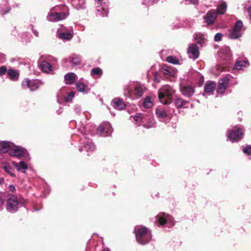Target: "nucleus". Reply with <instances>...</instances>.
<instances>
[{
	"instance_id": "nucleus-1",
	"label": "nucleus",
	"mask_w": 251,
	"mask_h": 251,
	"mask_svg": "<svg viewBox=\"0 0 251 251\" xmlns=\"http://www.w3.org/2000/svg\"><path fill=\"white\" fill-rule=\"evenodd\" d=\"M68 15V9L66 6H56L48 13L47 20L49 22H57L65 19Z\"/></svg>"
},
{
	"instance_id": "nucleus-2",
	"label": "nucleus",
	"mask_w": 251,
	"mask_h": 251,
	"mask_svg": "<svg viewBox=\"0 0 251 251\" xmlns=\"http://www.w3.org/2000/svg\"><path fill=\"white\" fill-rule=\"evenodd\" d=\"M136 239L141 245H146L151 239V230L145 226H136L134 228Z\"/></svg>"
},
{
	"instance_id": "nucleus-3",
	"label": "nucleus",
	"mask_w": 251,
	"mask_h": 251,
	"mask_svg": "<svg viewBox=\"0 0 251 251\" xmlns=\"http://www.w3.org/2000/svg\"><path fill=\"white\" fill-rule=\"evenodd\" d=\"M154 223L159 227L169 228L175 225V222L171 215L161 212L155 216Z\"/></svg>"
},
{
	"instance_id": "nucleus-4",
	"label": "nucleus",
	"mask_w": 251,
	"mask_h": 251,
	"mask_svg": "<svg viewBox=\"0 0 251 251\" xmlns=\"http://www.w3.org/2000/svg\"><path fill=\"white\" fill-rule=\"evenodd\" d=\"M144 87L139 83H131L125 88V95L133 100L141 97L144 93Z\"/></svg>"
},
{
	"instance_id": "nucleus-5",
	"label": "nucleus",
	"mask_w": 251,
	"mask_h": 251,
	"mask_svg": "<svg viewBox=\"0 0 251 251\" xmlns=\"http://www.w3.org/2000/svg\"><path fill=\"white\" fill-rule=\"evenodd\" d=\"M80 130L81 134L82 137L80 138V145L79 146V150L81 152L83 151H86L88 152L87 155L93 151L95 149V145L92 142V140L86 135L85 127H82Z\"/></svg>"
},
{
	"instance_id": "nucleus-6",
	"label": "nucleus",
	"mask_w": 251,
	"mask_h": 251,
	"mask_svg": "<svg viewBox=\"0 0 251 251\" xmlns=\"http://www.w3.org/2000/svg\"><path fill=\"white\" fill-rule=\"evenodd\" d=\"M175 90L169 85L163 86L158 91V98L163 104H169L172 101V96Z\"/></svg>"
},
{
	"instance_id": "nucleus-7",
	"label": "nucleus",
	"mask_w": 251,
	"mask_h": 251,
	"mask_svg": "<svg viewBox=\"0 0 251 251\" xmlns=\"http://www.w3.org/2000/svg\"><path fill=\"white\" fill-rule=\"evenodd\" d=\"M24 205V202L19 201L16 196L12 195L7 200L6 209L10 213H15L20 207Z\"/></svg>"
},
{
	"instance_id": "nucleus-8",
	"label": "nucleus",
	"mask_w": 251,
	"mask_h": 251,
	"mask_svg": "<svg viewBox=\"0 0 251 251\" xmlns=\"http://www.w3.org/2000/svg\"><path fill=\"white\" fill-rule=\"evenodd\" d=\"M242 21L238 20L235 23L233 28L229 31V37L232 39H237L241 37L245 30Z\"/></svg>"
},
{
	"instance_id": "nucleus-9",
	"label": "nucleus",
	"mask_w": 251,
	"mask_h": 251,
	"mask_svg": "<svg viewBox=\"0 0 251 251\" xmlns=\"http://www.w3.org/2000/svg\"><path fill=\"white\" fill-rule=\"evenodd\" d=\"M243 131L241 126H236L231 130L227 132V137L232 142H238L243 137Z\"/></svg>"
},
{
	"instance_id": "nucleus-10",
	"label": "nucleus",
	"mask_w": 251,
	"mask_h": 251,
	"mask_svg": "<svg viewBox=\"0 0 251 251\" xmlns=\"http://www.w3.org/2000/svg\"><path fill=\"white\" fill-rule=\"evenodd\" d=\"M41 84V82L38 79L30 80L26 78L23 80L22 87L24 89H29L30 91H34L38 89Z\"/></svg>"
},
{
	"instance_id": "nucleus-11",
	"label": "nucleus",
	"mask_w": 251,
	"mask_h": 251,
	"mask_svg": "<svg viewBox=\"0 0 251 251\" xmlns=\"http://www.w3.org/2000/svg\"><path fill=\"white\" fill-rule=\"evenodd\" d=\"M112 128L108 122H103L100 125L97 130V134L100 136H108L111 135Z\"/></svg>"
},
{
	"instance_id": "nucleus-12",
	"label": "nucleus",
	"mask_w": 251,
	"mask_h": 251,
	"mask_svg": "<svg viewBox=\"0 0 251 251\" xmlns=\"http://www.w3.org/2000/svg\"><path fill=\"white\" fill-rule=\"evenodd\" d=\"M8 153L10 155L21 158L26 155L27 151L23 148L20 147H14L9 150Z\"/></svg>"
},
{
	"instance_id": "nucleus-13",
	"label": "nucleus",
	"mask_w": 251,
	"mask_h": 251,
	"mask_svg": "<svg viewBox=\"0 0 251 251\" xmlns=\"http://www.w3.org/2000/svg\"><path fill=\"white\" fill-rule=\"evenodd\" d=\"M187 54L189 58L193 60L197 59L200 55V51L197 45L191 44L187 49Z\"/></svg>"
},
{
	"instance_id": "nucleus-14",
	"label": "nucleus",
	"mask_w": 251,
	"mask_h": 251,
	"mask_svg": "<svg viewBox=\"0 0 251 251\" xmlns=\"http://www.w3.org/2000/svg\"><path fill=\"white\" fill-rule=\"evenodd\" d=\"M58 37L60 39L65 40H70L73 37V31L72 27L68 28H63L58 33Z\"/></svg>"
},
{
	"instance_id": "nucleus-15",
	"label": "nucleus",
	"mask_w": 251,
	"mask_h": 251,
	"mask_svg": "<svg viewBox=\"0 0 251 251\" xmlns=\"http://www.w3.org/2000/svg\"><path fill=\"white\" fill-rule=\"evenodd\" d=\"M229 83V78L225 76L219 80L217 92L218 94H223Z\"/></svg>"
},
{
	"instance_id": "nucleus-16",
	"label": "nucleus",
	"mask_w": 251,
	"mask_h": 251,
	"mask_svg": "<svg viewBox=\"0 0 251 251\" xmlns=\"http://www.w3.org/2000/svg\"><path fill=\"white\" fill-rule=\"evenodd\" d=\"M218 54L220 57L225 60H230L231 57L230 50L228 47H223L219 51Z\"/></svg>"
},
{
	"instance_id": "nucleus-17",
	"label": "nucleus",
	"mask_w": 251,
	"mask_h": 251,
	"mask_svg": "<svg viewBox=\"0 0 251 251\" xmlns=\"http://www.w3.org/2000/svg\"><path fill=\"white\" fill-rule=\"evenodd\" d=\"M217 17V13L214 10L209 11L203 17L204 21L208 25L212 24Z\"/></svg>"
},
{
	"instance_id": "nucleus-18",
	"label": "nucleus",
	"mask_w": 251,
	"mask_h": 251,
	"mask_svg": "<svg viewBox=\"0 0 251 251\" xmlns=\"http://www.w3.org/2000/svg\"><path fill=\"white\" fill-rule=\"evenodd\" d=\"M76 87L78 91L84 93H87L90 90L87 82H85L83 79L76 82Z\"/></svg>"
},
{
	"instance_id": "nucleus-19",
	"label": "nucleus",
	"mask_w": 251,
	"mask_h": 251,
	"mask_svg": "<svg viewBox=\"0 0 251 251\" xmlns=\"http://www.w3.org/2000/svg\"><path fill=\"white\" fill-rule=\"evenodd\" d=\"M216 83L213 81H209L206 82L204 85V92L203 95L205 96L207 94H212L216 88Z\"/></svg>"
},
{
	"instance_id": "nucleus-20",
	"label": "nucleus",
	"mask_w": 251,
	"mask_h": 251,
	"mask_svg": "<svg viewBox=\"0 0 251 251\" xmlns=\"http://www.w3.org/2000/svg\"><path fill=\"white\" fill-rule=\"evenodd\" d=\"M130 118L133 119L135 124L137 126H139L141 125L143 126V124L148 120V117L144 116L142 113H137L136 115L131 116Z\"/></svg>"
},
{
	"instance_id": "nucleus-21",
	"label": "nucleus",
	"mask_w": 251,
	"mask_h": 251,
	"mask_svg": "<svg viewBox=\"0 0 251 251\" xmlns=\"http://www.w3.org/2000/svg\"><path fill=\"white\" fill-rule=\"evenodd\" d=\"M161 71L164 75L170 76H175L177 74V71L173 67L167 65L162 66Z\"/></svg>"
},
{
	"instance_id": "nucleus-22",
	"label": "nucleus",
	"mask_w": 251,
	"mask_h": 251,
	"mask_svg": "<svg viewBox=\"0 0 251 251\" xmlns=\"http://www.w3.org/2000/svg\"><path fill=\"white\" fill-rule=\"evenodd\" d=\"M180 90L183 95L190 97L195 93L194 87L191 85H184L180 87Z\"/></svg>"
},
{
	"instance_id": "nucleus-23",
	"label": "nucleus",
	"mask_w": 251,
	"mask_h": 251,
	"mask_svg": "<svg viewBox=\"0 0 251 251\" xmlns=\"http://www.w3.org/2000/svg\"><path fill=\"white\" fill-rule=\"evenodd\" d=\"M113 107L117 110H121L125 108L126 104L122 100L119 98H115L112 101Z\"/></svg>"
},
{
	"instance_id": "nucleus-24",
	"label": "nucleus",
	"mask_w": 251,
	"mask_h": 251,
	"mask_svg": "<svg viewBox=\"0 0 251 251\" xmlns=\"http://www.w3.org/2000/svg\"><path fill=\"white\" fill-rule=\"evenodd\" d=\"M175 103L177 108H187L189 104V101L185 100L181 98L176 99Z\"/></svg>"
},
{
	"instance_id": "nucleus-25",
	"label": "nucleus",
	"mask_w": 251,
	"mask_h": 251,
	"mask_svg": "<svg viewBox=\"0 0 251 251\" xmlns=\"http://www.w3.org/2000/svg\"><path fill=\"white\" fill-rule=\"evenodd\" d=\"M12 163L18 171H22L23 173H25V170L27 169V164L23 161H20L19 163L12 162Z\"/></svg>"
},
{
	"instance_id": "nucleus-26",
	"label": "nucleus",
	"mask_w": 251,
	"mask_h": 251,
	"mask_svg": "<svg viewBox=\"0 0 251 251\" xmlns=\"http://www.w3.org/2000/svg\"><path fill=\"white\" fill-rule=\"evenodd\" d=\"M249 65L247 60H238L236 62L234 68L238 70H243L245 68L248 67Z\"/></svg>"
},
{
	"instance_id": "nucleus-27",
	"label": "nucleus",
	"mask_w": 251,
	"mask_h": 251,
	"mask_svg": "<svg viewBox=\"0 0 251 251\" xmlns=\"http://www.w3.org/2000/svg\"><path fill=\"white\" fill-rule=\"evenodd\" d=\"M10 10L8 2L7 0H2L0 3V12L1 15H5Z\"/></svg>"
},
{
	"instance_id": "nucleus-28",
	"label": "nucleus",
	"mask_w": 251,
	"mask_h": 251,
	"mask_svg": "<svg viewBox=\"0 0 251 251\" xmlns=\"http://www.w3.org/2000/svg\"><path fill=\"white\" fill-rule=\"evenodd\" d=\"M7 74L12 81H17L19 79V73L17 70L13 69H8Z\"/></svg>"
},
{
	"instance_id": "nucleus-29",
	"label": "nucleus",
	"mask_w": 251,
	"mask_h": 251,
	"mask_svg": "<svg viewBox=\"0 0 251 251\" xmlns=\"http://www.w3.org/2000/svg\"><path fill=\"white\" fill-rule=\"evenodd\" d=\"M76 75L74 73H69L64 75L65 83L67 84H72L75 80Z\"/></svg>"
},
{
	"instance_id": "nucleus-30",
	"label": "nucleus",
	"mask_w": 251,
	"mask_h": 251,
	"mask_svg": "<svg viewBox=\"0 0 251 251\" xmlns=\"http://www.w3.org/2000/svg\"><path fill=\"white\" fill-rule=\"evenodd\" d=\"M10 143L7 141H2L0 143V152L5 153L11 149Z\"/></svg>"
},
{
	"instance_id": "nucleus-31",
	"label": "nucleus",
	"mask_w": 251,
	"mask_h": 251,
	"mask_svg": "<svg viewBox=\"0 0 251 251\" xmlns=\"http://www.w3.org/2000/svg\"><path fill=\"white\" fill-rule=\"evenodd\" d=\"M40 69L42 71L49 73L52 70V66L46 61H42L40 64Z\"/></svg>"
},
{
	"instance_id": "nucleus-32",
	"label": "nucleus",
	"mask_w": 251,
	"mask_h": 251,
	"mask_svg": "<svg viewBox=\"0 0 251 251\" xmlns=\"http://www.w3.org/2000/svg\"><path fill=\"white\" fill-rule=\"evenodd\" d=\"M157 117L159 119H164L167 117L166 111L162 107H158L155 110Z\"/></svg>"
},
{
	"instance_id": "nucleus-33",
	"label": "nucleus",
	"mask_w": 251,
	"mask_h": 251,
	"mask_svg": "<svg viewBox=\"0 0 251 251\" xmlns=\"http://www.w3.org/2000/svg\"><path fill=\"white\" fill-rule=\"evenodd\" d=\"M3 168L5 172L11 176H15L14 169L7 162H4L3 164Z\"/></svg>"
},
{
	"instance_id": "nucleus-34",
	"label": "nucleus",
	"mask_w": 251,
	"mask_h": 251,
	"mask_svg": "<svg viewBox=\"0 0 251 251\" xmlns=\"http://www.w3.org/2000/svg\"><path fill=\"white\" fill-rule=\"evenodd\" d=\"M196 39L198 40L197 44L201 47L204 46L207 42V36L204 34H199L197 35Z\"/></svg>"
},
{
	"instance_id": "nucleus-35",
	"label": "nucleus",
	"mask_w": 251,
	"mask_h": 251,
	"mask_svg": "<svg viewBox=\"0 0 251 251\" xmlns=\"http://www.w3.org/2000/svg\"><path fill=\"white\" fill-rule=\"evenodd\" d=\"M72 5L76 9L83 8L85 6V0H72Z\"/></svg>"
},
{
	"instance_id": "nucleus-36",
	"label": "nucleus",
	"mask_w": 251,
	"mask_h": 251,
	"mask_svg": "<svg viewBox=\"0 0 251 251\" xmlns=\"http://www.w3.org/2000/svg\"><path fill=\"white\" fill-rule=\"evenodd\" d=\"M90 74L94 78H100L102 75V70L99 67L94 68L91 70Z\"/></svg>"
},
{
	"instance_id": "nucleus-37",
	"label": "nucleus",
	"mask_w": 251,
	"mask_h": 251,
	"mask_svg": "<svg viewBox=\"0 0 251 251\" xmlns=\"http://www.w3.org/2000/svg\"><path fill=\"white\" fill-rule=\"evenodd\" d=\"M226 3L225 2H222L219 4V6L216 9V11H215L217 13V14H219L221 15H223L226 13Z\"/></svg>"
},
{
	"instance_id": "nucleus-38",
	"label": "nucleus",
	"mask_w": 251,
	"mask_h": 251,
	"mask_svg": "<svg viewBox=\"0 0 251 251\" xmlns=\"http://www.w3.org/2000/svg\"><path fill=\"white\" fill-rule=\"evenodd\" d=\"M70 61L74 66H77L80 64L81 58L80 57L76 54H73L70 57Z\"/></svg>"
},
{
	"instance_id": "nucleus-39",
	"label": "nucleus",
	"mask_w": 251,
	"mask_h": 251,
	"mask_svg": "<svg viewBox=\"0 0 251 251\" xmlns=\"http://www.w3.org/2000/svg\"><path fill=\"white\" fill-rule=\"evenodd\" d=\"M146 122V123H145L144 124H143L144 127L147 128H150L154 127L155 123L154 120L151 119V118L148 117V120Z\"/></svg>"
},
{
	"instance_id": "nucleus-40",
	"label": "nucleus",
	"mask_w": 251,
	"mask_h": 251,
	"mask_svg": "<svg viewBox=\"0 0 251 251\" xmlns=\"http://www.w3.org/2000/svg\"><path fill=\"white\" fill-rule=\"evenodd\" d=\"M166 60L168 62L173 64H178L179 63V60L176 57L172 56L167 57Z\"/></svg>"
},
{
	"instance_id": "nucleus-41",
	"label": "nucleus",
	"mask_w": 251,
	"mask_h": 251,
	"mask_svg": "<svg viewBox=\"0 0 251 251\" xmlns=\"http://www.w3.org/2000/svg\"><path fill=\"white\" fill-rule=\"evenodd\" d=\"M143 106L146 108H151L152 106V102L149 97H147L145 99Z\"/></svg>"
},
{
	"instance_id": "nucleus-42",
	"label": "nucleus",
	"mask_w": 251,
	"mask_h": 251,
	"mask_svg": "<svg viewBox=\"0 0 251 251\" xmlns=\"http://www.w3.org/2000/svg\"><path fill=\"white\" fill-rule=\"evenodd\" d=\"M31 37V35L27 32L23 33L21 35V38L23 42H27L30 41Z\"/></svg>"
},
{
	"instance_id": "nucleus-43",
	"label": "nucleus",
	"mask_w": 251,
	"mask_h": 251,
	"mask_svg": "<svg viewBox=\"0 0 251 251\" xmlns=\"http://www.w3.org/2000/svg\"><path fill=\"white\" fill-rule=\"evenodd\" d=\"M100 6H103V10H104V13L105 14L107 12V8L108 7V0H100Z\"/></svg>"
},
{
	"instance_id": "nucleus-44",
	"label": "nucleus",
	"mask_w": 251,
	"mask_h": 251,
	"mask_svg": "<svg viewBox=\"0 0 251 251\" xmlns=\"http://www.w3.org/2000/svg\"><path fill=\"white\" fill-rule=\"evenodd\" d=\"M75 96V93L74 92H71L70 93L68 94L67 96L65 97V101H70L72 100L73 98Z\"/></svg>"
},
{
	"instance_id": "nucleus-45",
	"label": "nucleus",
	"mask_w": 251,
	"mask_h": 251,
	"mask_svg": "<svg viewBox=\"0 0 251 251\" xmlns=\"http://www.w3.org/2000/svg\"><path fill=\"white\" fill-rule=\"evenodd\" d=\"M244 153L247 155L251 154V146H247L243 149Z\"/></svg>"
},
{
	"instance_id": "nucleus-46",
	"label": "nucleus",
	"mask_w": 251,
	"mask_h": 251,
	"mask_svg": "<svg viewBox=\"0 0 251 251\" xmlns=\"http://www.w3.org/2000/svg\"><path fill=\"white\" fill-rule=\"evenodd\" d=\"M8 70L6 67L4 66L0 67V76H2L6 73L7 74Z\"/></svg>"
},
{
	"instance_id": "nucleus-47",
	"label": "nucleus",
	"mask_w": 251,
	"mask_h": 251,
	"mask_svg": "<svg viewBox=\"0 0 251 251\" xmlns=\"http://www.w3.org/2000/svg\"><path fill=\"white\" fill-rule=\"evenodd\" d=\"M153 80L155 82L159 83L160 81V78L159 75V73L157 72H156L154 73V76H153Z\"/></svg>"
},
{
	"instance_id": "nucleus-48",
	"label": "nucleus",
	"mask_w": 251,
	"mask_h": 251,
	"mask_svg": "<svg viewBox=\"0 0 251 251\" xmlns=\"http://www.w3.org/2000/svg\"><path fill=\"white\" fill-rule=\"evenodd\" d=\"M222 37V34L220 33H217L214 37V40L216 42H218L221 40Z\"/></svg>"
},
{
	"instance_id": "nucleus-49",
	"label": "nucleus",
	"mask_w": 251,
	"mask_h": 251,
	"mask_svg": "<svg viewBox=\"0 0 251 251\" xmlns=\"http://www.w3.org/2000/svg\"><path fill=\"white\" fill-rule=\"evenodd\" d=\"M74 110L75 112L78 114L79 115L81 113V109L79 105H75L74 107Z\"/></svg>"
},
{
	"instance_id": "nucleus-50",
	"label": "nucleus",
	"mask_w": 251,
	"mask_h": 251,
	"mask_svg": "<svg viewBox=\"0 0 251 251\" xmlns=\"http://www.w3.org/2000/svg\"><path fill=\"white\" fill-rule=\"evenodd\" d=\"M4 201L1 197H0V211L4 208Z\"/></svg>"
},
{
	"instance_id": "nucleus-51",
	"label": "nucleus",
	"mask_w": 251,
	"mask_h": 251,
	"mask_svg": "<svg viewBox=\"0 0 251 251\" xmlns=\"http://www.w3.org/2000/svg\"><path fill=\"white\" fill-rule=\"evenodd\" d=\"M30 27L31 28V29H32V32L36 36H38L39 35V33H38V32L36 30H35L33 29V25H30Z\"/></svg>"
},
{
	"instance_id": "nucleus-52",
	"label": "nucleus",
	"mask_w": 251,
	"mask_h": 251,
	"mask_svg": "<svg viewBox=\"0 0 251 251\" xmlns=\"http://www.w3.org/2000/svg\"><path fill=\"white\" fill-rule=\"evenodd\" d=\"M5 60V56L4 54L0 53V63H2Z\"/></svg>"
},
{
	"instance_id": "nucleus-53",
	"label": "nucleus",
	"mask_w": 251,
	"mask_h": 251,
	"mask_svg": "<svg viewBox=\"0 0 251 251\" xmlns=\"http://www.w3.org/2000/svg\"><path fill=\"white\" fill-rule=\"evenodd\" d=\"M185 1H188L190 3L193 4H197L199 2V0H185Z\"/></svg>"
},
{
	"instance_id": "nucleus-54",
	"label": "nucleus",
	"mask_w": 251,
	"mask_h": 251,
	"mask_svg": "<svg viewBox=\"0 0 251 251\" xmlns=\"http://www.w3.org/2000/svg\"><path fill=\"white\" fill-rule=\"evenodd\" d=\"M9 189L10 191L13 192L15 190V187L13 184L10 185L9 186Z\"/></svg>"
},
{
	"instance_id": "nucleus-55",
	"label": "nucleus",
	"mask_w": 251,
	"mask_h": 251,
	"mask_svg": "<svg viewBox=\"0 0 251 251\" xmlns=\"http://www.w3.org/2000/svg\"><path fill=\"white\" fill-rule=\"evenodd\" d=\"M4 181V179L3 177H0V185H1Z\"/></svg>"
},
{
	"instance_id": "nucleus-56",
	"label": "nucleus",
	"mask_w": 251,
	"mask_h": 251,
	"mask_svg": "<svg viewBox=\"0 0 251 251\" xmlns=\"http://www.w3.org/2000/svg\"><path fill=\"white\" fill-rule=\"evenodd\" d=\"M247 11L250 13V14H251V4L249 6L248 8L247 9Z\"/></svg>"
},
{
	"instance_id": "nucleus-57",
	"label": "nucleus",
	"mask_w": 251,
	"mask_h": 251,
	"mask_svg": "<svg viewBox=\"0 0 251 251\" xmlns=\"http://www.w3.org/2000/svg\"><path fill=\"white\" fill-rule=\"evenodd\" d=\"M50 58H51L52 59V61H53L54 62H57V59L55 58H53L52 57H50Z\"/></svg>"
},
{
	"instance_id": "nucleus-58",
	"label": "nucleus",
	"mask_w": 251,
	"mask_h": 251,
	"mask_svg": "<svg viewBox=\"0 0 251 251\" xmlns=\"http://www.w3.org/2000/svg\"><path fill=\"white\" fill-rule=\"evenodd\" d=\"M144 4H147V3L146 2V1H145V0H144Z\"/></svg>"
},
{
	"instance_id": "nucleus-59",
	"label": "nucleus",
	"mask_w": 251,
	"mask_h": 251,
	"mask_svg": "<svg viewBox=\"0 0 251 251\" xmlns=\"http://www.w3.org/2000/svg\"><path fill=\"white\" fill-rule=\"evenodd\" d=\"M164 50H161V51L160 52V54L162 53L163 52Z\"/></svg>"
},
{
	"instance_id": "nucleus-60",
	"label": "nucleus",
	"mask_w": 251,
	"mask_h": 251,
	"mask_svg": "<svg viewBox=\"0 0 251 251\" xmlns=\"http://www.w3.org/2000/svg\"><path fill=\"white\" fill-rule=\"evenodd\" d=\"M63 61H66V59H64L63 60Z\"/></svg>"
}]
</instances>
